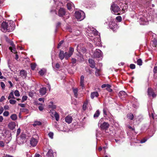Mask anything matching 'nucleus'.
<instances>
[{
	"label": "nucleus",
	"mask_w": 157,
	"mask_h": 157,
	"mask_svg": "<svg viewBox=\"0 0 157 157\" xmlns=\"http://www.w3.org/2000/svg\"><path fill=\"white\" fill-rule=\"evenodd\" d=\"M27 96L26 95L23 96L22 97V99L21 101V102H23L24 101H25L27 100Z\"/></svg>",
	"instance_id": "obj_44"
},
{
	"label": "nucleus",
	"mask_w": 157,
	"mask_h": 157,
	"mask_svg": "<svg viewBox=\"0 0 157 157\" xmlns=\"http://www.w3.org/2000/svg\"><path fill=\"white\" fill-rule=\"evenodd\" d=\"M63 43V41L61 40V41L59 44H58L57 48H59L61 46V45Z\"/></svg>",
	"instance_id": "obj_49"
},
{
	"label": "nucleus",
	"mask_w": 157,
	"mask_h": 157,
	"mask_svg": "<svg viewBox=\"0 0 157 157\" xmlns=\"http://www.w3.org/2000/svg\"><path fill=\"white\" fill-rule=\"evenodd\" d=\"M136 16L137 19L139 20L138 21L140 25H145L148 21L150 20V18L145 17L144 15L143 14L142 12H140L136 14Z\"/></svg>",
	"instance_id": "obj_2"
},
{
	"label": "nucleus",
	"mask_w": 157,
	"mask_h": 157,
	"mask_svg": "<svg viewBox=\"0 0 157 157\" xmlns=\"http://www.w3.org/2000/svg\"><path fill=\"white\" fill-rule=\"evenodd\" d=\"M14 23L12 21L8 22H3L0 26V29L3 32H10L13 30L15 28Z\"/></svg>",
	"instance_id": "obj_1"
},
{
	"label": "nucleus",
	"mask_w": 157,
	"mask_h": 157,
	"mask_svg": "<svg viewBox=\"0 0 157 157\" xmlns=\"http://www.w3.org/2000/svg\"><path fill=\"white\" fill-rule=\"evenodd\" d=\"M5 99V97L4 96H2L0 99V101L1 102H2Z\"/></svg>",
	"instance_id": "obj_56"
},
{
	"label": "nucleus",
	"mask_w": 157,
	"mask_h": 157,
	"mask_svg": "<svg viewBox=\"0 0 157 157\" xmlns=\"http://www.w3.org/2000/svg\"><path fill=\"white\" fill-rule=\"evenodd\" d=\"M26 136L25 134L23 133H21L20 137L17 138V143L21 145L25 143L27 141Z\"/></svg>",
	"instance_id": "obj_5"
},
{
	"label": "nucleus",
	"mask_w": 157,
	"mask_h": 157,
	"mask_svg": "<svg viewBox=\"0 0 157 157\" xmlns=\"http://www.w3.org/2000/svg\"><path fill=\"white\" fill-rule=\"evenodd\" d=\"M93 56L94 57L101 58L102 57V53L100 50L96 49L94 53Z\"/></svg>",
	"instance_id": "obj_10"
},
{
	"label": "nucleus",
	"mask_w": 157,
	"mask_h": 157,
	"mask_svg": "<svg viewBox=\"0 0 157 157\" xmlns=\"http://www.w3.org/2000/svg\"><path fill=\"white\" fill-rule=\"evenodd\" d=\"M111 10L112 12L114 13L118 12L120 10L119 7L115 4H113L111 6Z\"/></svg>",
	"instance_id": "obj_9"
},
{
	"label": "nucleus",
	"mask_w": 157,
	"mask_h": 157,
	"mask_svg": "<svg viewBox=\"0 0 157 157\" xmlns=\"http://www.w3.org/2000/svg\"><path fill=\"white\" fill-rule=\"evenodd\" d=\"M76 59L74 58H72L71 62L73 64H74L75 63H76Z\"/></svg>",
	"instance_id": "obj_52"
},
{
	"label": "nucleus",
	"mask_w": 157,
	"mask_h": 157,
	"mask_svg": "<svg viewBox=\"0 0 157 157\" xmlns=\"http://www.w3.org/2000/svg\"><path fill=\"white\" fill-rule=\"evenodd\" d=\"M88 38L90 39H94V36L91 35L92 33L94 35H97L98 34V32L94 28L92 27L88 28L87 31H86Z\"/></svg>",
	"instance_id": "obj_3"
},
{
	"label": "nucleus",
	"mask_w": 157,
	"mask_h": 157,
	"mask_svg": "<svg viewBox=\"0 0 157 157\" xmlns=\"http://www.w3.org/2000/svg\"><path fill=\"white\" fill-rule=\"evenodd\" d=\"M98 125H100L99 128L101 130H107L110 125L108 122H104L102 123H101L100 120L99 121Z\"/></svg>",
	"instance_id": "obj_7"
},
{
	"label": "nucleus",
	"mask_w": 157,
	"mask_h": 157,
	"mask_svg": "<svg viewBox=\"0 0 157 157\" xmlns=\"http://www.w3.org/2000/svg\"><path fill=\"white\" fill-rule=\"evenodd\" d=\"M9 49L11 51L15 53L16 51V48L15 46L14 47H9Z\"/></svg>",
	"instance_id": "obj_34"
},
{
	"label": "nucleus",
	"mask_w": 157,
	"mask_h": 157,
	"mask_svg": "<svg viewBox=\"0 0 157 157\" xmlns=\"http://www.w3.org/2000/svg\"><path fill=\"white\" fill-rule=\"evenodd\" d=\"M40 93L41 95H43L45 94L46 93V88L43 87L40 88Z\"/></svg>",
	"instance_id": "obj_18"
},
{
	"label": "nucleus",
	"mask_w": 157,
	"mask_h": 157,
	"mask_svg": "<svg viewBox=\"0 0 157 157\" xmlns=\"http://www.w3.org/2000/svg\"><path fill=\"white\" fill-rule=\"evenodd\" d=\"M2 157H13V156L10 155H9L6 154V155L3 156Z\"/></svg>",
	"instance_id": "obj_64"
},
{
	"label": "nucleus",
	"mask_w": 157,
	"mask_h": 157,
	"mask_svg": "<svg viewBox=\"0 0 157 157\" xmlns=\"http://www.w3.org/2000/svg\"><path fill=\"white\" fill-rule=\"evenodd\" d=\"M50 108L52 109H55L56 108V106L55 105H49Z\"/></svg>",
	"instance_id": "obj_60"
},
{
	"label": "nucleus",
	"mask_w": 157,
	"mask_h": 157,
	"mask_svg": "<svg viewBox=\"0 0 157 157\" xmlns=\"http://www.w3.org/2000/svg\"><path fill=\"white\" fill-rule=\"evenodd\" d=\"M147 139L144 138L141 140L140 142L142 144L143 143H145L147 141Z\"/></svg>",
	"instance_id": "obj_54"
},
{
	"label": "nucleus",
	"mask_w": 157,
	"mask_h": 157,
	"mask_svg": "<svg viewBox=\"0 0 157 157\" xmlns=\"http://www.w3.org/2000/svg\"><path fill=\"white\" fill-rule=\"evenodd\" d=\"M15 99V98L14 97L13 92H12L10 93L9 94V96L8 97V99Z\"/></svg>",
	"instance_id": "obj_27"
},
{
	"label": "nucleus",
	"mask_w": 157,
	"mask_h": 157,
	"mask_svg": "<svg viewBox=\"0 0 157 157\" xmlns=\"http://www.w3.org/2000/svg\"><path fill=\"white\" fill-rule=\"evenodd\" d=\"M35 157H42V156L39 154L36 153L35 155Z\"/></svg>",
	"instance_id": "obj_63"
},
{
	"label": "nucleus",
	"mask_w": 157,
	"mask_h": 157,
	"mask_svg": "<svg viewBox=\"0 0 157 157\" xmlns=\"http://www.w3.org/2000/svg\"><path fill=\"white\" fill-rule=\"evenodd\" d=\"M72 120L73 119L70 115H67L65 118V121L68 124L71 123Z\"/></svg>",
	"instance_id": "obj_13"
},
{
	"label": "nucleus",
	"mask_w": 157,
	"mask_h": 157,
	"mask_svg": "<svg viewBox=\"0 0 157 157\" xmlns=\"http://www.w3.org/2000/svg\"><path fill=\"white\" fill-rule=\"evenodd\" d=\"M118 95L121 98H123L126 97L127 94L125 91H121L119 92Z\"/></svg>",
	"instance_id": "obj_12"
},
{
	"label": "nucleus",
	"mask_w": 157,
	"mask_h": 157,
	"mask_svg": "<svg viewBox=\"0 0 157 157\" xmlns=\"http://www.w3.org/2000/svg\"><path fill=\"white\" fill-rule=\"evenodd\" d=\"M38 136L37 135L34 134L30 140V144L33 147L36 146L38 142Z\"/></svg>",
	"instance_id": "obj_6"
},
{
	"label": "nucleus",
	"mask_w": 157,
	"mask_h": 157,
	"mask_svg": "<svg viewBox=\"0 0 157 157\" xmlns=\"http://www.w3.org/2000/svg\"><path fill=\"white\" fill-rule=\"evenodd\" d=\"M109 84H103L101 86V87L102 88H104L105 87H106V88L107 87V86H109Z\"/></svg>",
	"instance_id": "obj_51"
},
{
	"label": "nucleus",
	"mask_w": 157,
	"mask_h": 157,
	"mask_svg": "<svg viewBox=\"0 0 157 157\" xmlns=\"http://www.w3.org/2000/svg\"><path fill=\"white\" fill-rule=\"evenodd\" d=\"M4 146V144L2 141H0V147H3Z\"/></svg>",
	"instance_id": "obj_53"
},
{
	"label": "nucleus",
	"mask_w": 157,
	"mask_h": 157,
	"mask_svg": "<svg viewBox=\"0 0 157 157\" xmlns=\"http://www.w3.org/2000/svg\"><path fill=\"white\" fill-rule=\"evenodd\" d=\"M10 103L12 105H14L16 103V100L13 99H10L9 101Z\"/></svg>",
	"instance_id": "obj_42"
},
{
	"label": "nucleus",
	"mask_w": 157,
	"mask_h": 157,
	"mask_svg": "<svg viewBox=\"0 0 157 157\" xmlns=\"http://www.w3.org/2000/svg\"><path fill=\"white\" fill-rule=\"evenodd\" d=\"M53 133L52 132H50L48 134L49 136L51 139L53 138Z\"/></svg>",
	"instance_id": "obj_45"
},
{
	"label": "nucleus",
	"mask_w": 157,
	"mask_h": 157,
	"mask_svg": "<svg viewBox=\"0 0 157 157\" xmlns=\"http://www.w3.org/2000/svg\"><path fill=\"white\" fill-rule=\"evenodd\" d=\"M46 69L42 68L39 71V73L40 75L43 76L46 73Z\"/></svg>",
	"instance_id": "obj_20"
},
{
	"label": "nucleus",
	"mask_w": 157,
	"mask_h": 157,
	"mask_svg": "<svg viewBox=\"0 0 157 157\" xmlns=\"http://www.w3.org/2000/svg\"><path fill=\"white\" fill-rule=\"evenodd\" d=\"M54 116L56 118V120L57 121H58L59 119V116L58 113H57L56 111H54Z\"/></svg>",
	"instance_id": "obj_21"
},
{
	"label": "nucleus",
	"mask_w": 157,
	"mask_h": 157,
	"mask_svg": "<svg viewBox=\"0 0 157 157\" xmlns=\"http://www.w3.org/2000/svg\"><path fill=\"white\" fill-rule=\"evenodd\" d=\"M74 49L73 48L70 47L69 51V53L70 55H72L74 52Z\"/></svg>",
	"instance_id": "obj_36"
},
{
	"label": "nucleus",
	"mask_w": 157,
	"mask_h": 157,
	"mask_svg": "<svg viewBox=\"0 0 157 157\" xmlns=\"http://www.w3.org/2000/svg\"><path fill=\"white\" fill-rule=\"evenodd\" d=\"M1 86L2 89H4L5 88V85L4 83L2 82H0Z\"/></svg>",
	"instance_id": "obj_48"
},
{
	"label": "nucleus",
	"mask_w": 157,
	"mask_h": 157,
	"mask_svg": "<svg viewBox=\"0 0 157 157\" xmlns=\"http://www.w3.org/2000/svg\"><path fill=\"white\" fill-rule=\"evenodd\" d=\"M148 94L149 96H151L154 93L153 90L151 88H148L147 90Z\"/></svg>",
	"instance_id": "obj_24"
},
{
	"label": "nucleus",
	"mask_w": 157,
	"mask_h": 157,
	"mask_svg": "<svg viewBox=\"0 0 157 157\" xmlns=\"http://www.w3.org/2000/svg\"><path fill=\"white\" fill-rule=\"evenodd\" d=\"M109 28L113 31H116L118 28L117 25L114 19L111 20L109 22Z\"/></svg>",
	"instance_id": "obj_8"
},
{
	"label": "nucleus",
	"mask_w": 157,
	"mask_h": 157,
	"mask_svg": "<svg viewBox=\"0 0 157 157\" xmlns=\"http://www.w3.org/2000/svg\"><path fill=\"white\" fill-rule=\"evenodd\" d=\"M137 64L139 66H141L142 65V61L141 59H139L137 60Z\"/></svg>",
	"instance_id": "obj_40"
},
{
	"label": "nucleus",
	"mask_w": 157,
	"mask_h": 157,
	"mask_svg": "<svg viewBox=\"0 0 157 157\" xmlns=\"http://www.w3.org/2000/svg\"><path fill=\"white\" fill-rule=\"evenodd\" d=\"M82 109H83L84 110H85L86 109V105L85 104H84L83 105H82Z\"/></svg>",
	"instance_id": "obj_62"
},
{
	"label": "nucleus",
	"mask_w": 157,
	"mask_h": 157,
	"mask_svg": "<svg viewBox=\"0 0 157 157\" xmlns=\"http://www.w3.org/2000/svg\"><path fill=\"white\" fill-rule=\"evenodd\" d=\"M21 109L22 111L24 112H27L29 111L28 109L25 108H23Z\"/></svg>",
	"instance_id": "obj_57"
},
{
	"label": "nucleus",
	"mask_w": 157,
	"mask_h": 157,
	"mask_svg": "<svg viewBox=\"0 0 157 157\" xmlns=\"http://www.w3.org/2000/svg\"><path fill=\"white\" fill-rule=\"evenodd\" d=\"M146 5L147 6H148V7L151 6V5L152 7H154L155 6V5L153 4H151V1H148L146 3Z\"/></svg>",
	"instance_id": "obj_29"
},
{
	"label": "nucleus",
	"mask_w": 157,
	"mask_h": 157,
	"mask_svg": "<svg viewBox=\"0 0 157 157\" xmlns=\"http://www.w3.org/2000/svg\"><path fill=\"white\" fill-rule=\"evenodd\" d=\"M130 67L131 69H134L135 68V65L133 64H131L130 65Z\"/></svg>",
	"instance_id": "obj_50"
},
{
	"label": "nucleus",
	"mask_w": 157,
	"mask_h": 157,
	"mask_svg": "<svg viewBox=\"0 0 157 157\" xmlns=\"http://www.w3.org/2000/svg\"><path fill=\"white\" fill-rule=\"evenodd\" d=\"M41 123L40 121H35L34 123L33 124V125L34 126H35L37 125H41Z\"/></svg>",
	"instance_id": "obj_33"
},
{
	"label": "nucleus",
	"mask_w": 157,
	"mask_h": 157,
	"mask_svg": "<svg viewBox=\"0 0 157 157\" xmlns=\"http://www.w3.org/2000/svg\"><path fill=\"white\" fill-rule=\"evenodd\" d=\"M55 67L57 69H58L60 67V65L58 63H56L55 65Z\"/></svg>",
	"instance_id": "obj_59"
},
{
	"label": "nucleus",
	"mask_w": 157,
	"mask_h": 157,
	"mask_svg": "<svg viewBox=\"0 0 157 157\" xmlns=\"http://www.w3.org/2000/svg\"><path fill=\"white\" fill-rule=\"evenodd\" d=\"M84 79H81L80 81V86L82 88L84 87Z\"/></svg>",
	"instance_id": "obj_37"
},
{
	"label": "nucleus",
	"mask_w": 157,
	"mask_h": 157,
	"mask_svg": "<svg viewBox=\"0 0 157 157\" xmlns=\"http://www.w3.org/2000/svg\"><path fill=\"white\" fill-rule=\"evenodd\" d=\"M38 109L40 111H42L44 109V107L42 105L39 106L38 107Z\"/></svg>",
	"instance_id": "obj_55"
},
{
	"label": "nucleus",
	"mask_w": 157,
	"mask_h": 157,
	"mask_svg": "<svg viewBox=\"0 0 157 157\" xmlns=\"http://www.w3.org/2000/svg\"><path fill=\"white\" fill-rule=\"evenodd\" d=\"M65 10L63 8H61L59 10L58 15L59 16L62 17L65 14Z\"/></svg>",
	"instance_id": "obj_11"
},
{
	"label": "nucleus",
	"mask_w": 157,
	"mask_h": 157,
	"mask_svg": "<svg viewBox=\"0 0 157 157\" xmlns=\"http://www.w3.org/2000/svg\"><path fill=\"white\" fill-rule=\"evenodd\" d=\"M99 95L98 92L94 91L92 92L91 94L90 97L91 99H93L94 97H98Z\"/></svg>",
	"instance_id": "obj_16"
},
{
	"label": "nucleus",
	"mask_w": 157,
	"mask_h": 157,
	"mask_svg": "<svg viewBox=\"0 0 157 157\" xmlns=\"http://www.w3.org/2000/svg\"><path fill=\"white\" fill-rule=\"evenodd\" d=\"M74 6L73 4L71 2H68L67 4V8L69 10H71Z\"/></svg>",
	"instance_id": "obj_22"
},
{
	"label": "nucleus",
	"mask_w": 157,
	"mask_h": 157,
	"mask_svg": "<svg viewBox=\"0 0 157 157\" xmlns=\"http://www.w3.org/2000/svg\"><path fill=\"white\" fill-rule=\"evenodd\" d=\"M95 69H96V71H95V75L97 76H99L100 75V74L99 73L100 71V69H97L96 67H95Z\"/></svg>",
	"instance_id": "obj_35"
},
{
	"label": "nucleus",
	"mask_w": 157,
	"mask_h": 157,
	"mask_svg": "<svg viewBox=\"0 0 157 157\" xmlns=\"http://www.w3.org/2000/svg\"><path fill=\"white\" fill-rule=\"evenodd\" d=\"M111 87V86L110 85H109V86H107V87L106 88V89L109 92H111L113 90L112 89L110 88Z\"/></svg>",
	"instance_id": "obj_38"
},
{
	"label": "nucleus",
	"mask_w": 157,
	"mask_h": 157,
	"mask_svg": "<svg viewBox=\"0 0 157 157\" xmlns=\"http://www.w3.org/2000/svg\"><path fill=\"white\" fill-rule=\"evenodd\" d=\"M29 96L30 97H32L33 96V93L31 92H29Z\"/></svg>",
	"instance_id": "obj_58"
},
{
	"label": "nucleus",
	"mask_w": 157,
	"mask_h": 157,
	"mask_svg": "<svg viewBox=\"0 0 157 157\" xmlns=\"http://www.w3.org/2000/svg\"><path fill=\"white\" fill-rule=\"evenodd\" d=\"M20 75L23 78L24 77L25 78L27 75V73L24 70H21L20 71Z\"/></svg>",
	"instance_id": "obj_23"
},
{
	"label": "nucleus",
	"mask_w": 157,
	"mask_h": 157,
	"mask_svg": "<svg viewBox=\"0 0 157 157\" xmlns=\"http://www.w3.org/2000/svg\"><path fill=\"white\" fill-rule=\"evenodd\" d=\"M10 118L13 121H15L17 119V116L16 114H13L10 116Z\"/></svg>",
	"instance_id": "obj_26"
},
{
	"label": "nucleus",
	"mask_w": 157,
	"mask_h": 157,
	"mask_svg": "<svg viewBox=\"0 0 157 157\" xmlns=\"http://www.w3.org/2000/svg\"><path fill=\"white\" fill-rule=\"evenodd\" d=\"M100 114V112L99 110H97L94 115V118H97L98 117Z\"/></svg>",
	"instance_id": "obj_25"
},
{
	"label": "nucleus",
	"mask_w": 157,
	"mask_h": 157,
	"mask_svg": "<svg viewBox=\"0 0 157 157\" xmlns=\"http://www.w3.org/2000/svg\"><path fill=\"white\" fill-rule=\"evenodd\" d=\"M127 117L131 120H132L133 119L134 116L132 114L130 113L128 114L127 115Z\"/></svg>",
	"instance_id": "obj_32"
},
{
	"label": "nucleus",
	"mask_w": 157,
	"mask_h": 157,
	"mask_svg": "<svg viewBox=\"0 0 157 157\" xmlns=\"http://www.w3.org/2000/svg\"><path fill=\"white\" fill-rule=\"evenodd\" d=\"M78 89L77 88L73 89V92L74 94L75 97L76 98H77L78 94Z\"/></svg>",
	"instance_id": "obj_28"
},
{
	"label": "nucleus",
	"mask_w": 157,
	"mask_h": 157,
	"mask_svg": "<svg viewBox=\"0 0 157 157\" xmlns=\"http://www.w3.org/2000/svg\"><path fill=\"white\" fill-rule=\"evenodd\" d=\"M15 126V123L14 122H11L8 125L9 128L12 130L14 128Z\"/></svg>",
	"instance_id": "obj_17"
},
{
	"label": "nucleus",
	"mask_w": 157,
	"mask_h": 157,
	"mask_svg": "<svg viewBox=\"0 0 157 157\" xmlns=\"http://www.w3.org/2000/svg\"><path fill=\"white\" fill-rule=\"evenodd\" d=\"M116 19L119 22H121L122 20V18L120 16H117L116 17Z\"/></svg>",
	"instance_id": "obj_43"
},
{
	"label": "nucleus",
	"mask_w": 157,
	"mask_h": 157,
	"mask_svg": "<svg viewBox=\"0 0 157 157\" xmlns=\"http://www.w3.org/2000/svg\"><path fill=\"white\" fill-rule=\"evenodd\" d=\"M65 57V53L63 51H60L59 55V57L61 60L63 59Z\"/></svg>",
	"instance_id": "obj_19"
},
{
	"label": "nucleus",
	"mask_w": 157,
	"mask_h": 157,
	"mask_svg": "<svg viewBox=\"0 0 157 157\" xmlns=\"http://www.w3.org/2000/svg\"><path fill=\"white\" fill-rule=\"evenodd\" d=\"M153 71L154 73V75L156 76H157V66H155Z\"/></svg>",
	"instance_id": "obj_31"
},
{
	"label": "nucleus",
	"mask_w": 157,
	"mask_h": 157,
	"mask_svg": "<svg viewBox=\"0 0 157 157\" xmlns=\"http://www.w3.org/2000/svg\"><path fill=\"white\" fill-rule=\"evenodd\" d=\"M89 63L90 64V66L92 68L95 67V63L93 60L92 59H90L88 60Z\"/></svg>",
	"instance_id": "obj_15"
},
{
	"label": "nucleus",
	"mask_w": 157,
	"mask_h": 157,
	"mask_svg": "<svg viewBox=\"0 0 157 157\" xmlns=\"http://www.w3.org/2000/svg\"><path fill=\"white\" fill-rule=\"evenodd\" d=\"M75 16L76 18L79 21L83 20L85 16L84 13L82 10L76 12Z\"/></svg>",
	"instance_id": "obj_4"
},
{
	"label": "nucleus",
	"mask_w": 157,
	"mask_h": 157,
	"mask_svg": "<svg viewBox=\"0 0 157 157\" xmlns=\"http://www.w3.org/2000/svg\"><path fill=\"white\" fill-rule=\"evenodd\" d=\"M21 132V129L20 128H18L17 129V135H18Z\"/></svg>",
	"instance_id": "obj_61"
},
{
	"label": "nucleus",
	"mask_w": 157,
	"mask_h": 157,
	"mask_svg": "<svg viewBox=\"0 0 157 157\" xmlns=\"http://www.w3.org/2000/svg\"><path fill=\"white\" fill-rule=\"evenodd\" d=\"M36 66V63H31V69L34 70Z\"/></svg>",
	"instance_id": "obj_39"
},
{
	"label": "nucleus",
	"mask_w": 157,
	"mask_h": 157,
	"mask_svg": "<svg viewBox=\"0 0 157 157\" xmlns=\"http://www.w3.org/2000/svg\"><path fill=\"white\" fill-rule=\"evenodd\" d=\"M14 94L15 96L17 97H19L20 95L19 92V91L17 90H16L14 92Z\"/></svg>",
	"instance_id": "obj_41"
},
{
	"label": "nucleus",
	"mask_w": 157,
	"mask_h": 157,
	"mask_svg": "<svg viewBox=\"0 0 157 157\" xmlns=\"http://www.w3.org/2000/svg\"><path fill=\"white\" fill-rule=\"evenodd\" d=\"M70 54L69 53H67V52H65V58L66 59H67L69 57L71 56L72 55Z\"/></svg>",
	"instance_id": "obj_30"
},
{
	"label": "nucleus",
	"mask_w": 157,
	"mask_h": 157,
	"mask_svg": "<svg viewBox=\"0 0 157 157\" xmlns=\"http://www.w3.org/2000/svg\"><path fill=\"white\" fill-rule=\"evenodd\" d=\"M152 16L154 18L157 17V12L154 11V13H153Z\"/></svg>",
	"instance_id": "obj_47"
},
{
	"label": "nucleus",
	"mask_w": 157,
	"mask_h": 157,
	"mask_svg": "<svg viewBox=\"0 0 157 157\" xmlns=\"http://www.w3.org/2000/svg\"><path fill=\"white\" fill-rule=\"evenodd\" d=\"M53 154L52 150L51 149H49L46 154V157H54Z\"/></svg>",
	"instance_id": "obj_14"
},
{
	"label": "nucleus",
	"mask_w": 157,
	"mask_h": 157,
	"mask_svg": "<svg viewBox=\"0 0 157 157\" xmlns=\"http://www.w3.org/2000/svg\"><path fill=\"white\" fill-rule=\"evenodd\" d=\"M9 115V112L7 111H6L4 112V113H3V115L4 116L7 117Z\"/></svg>",
	"instance_id": "obj_46"
}]
</instances>
